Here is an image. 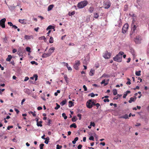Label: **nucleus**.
Masks as SVG:
<instances>
[{
    "label": "nucleus",
    "mask_w": 149,
    "mask_h": 149,
    "mask_svg": "<svg viewBox=\"0 0 149 149\" xmlns=\"http://www.w3.org/2000/svg\"><path fill=\"white\" fill-rule=\"evenodd\" d=\"M124 54L123 52H120L118 54L113 58L114 61L118 62H121L122 61V55Z\"/></svg>",
    "instance_id": "1"
},
{
    "label": "nucleus",
    "mask_w": 149,
    "mask_h": 149,
    "mask_svg": "<svg viewBox=\"0 0 149 149\" xmlns=\"http://www.w3.org/2000/svg\"><path fill=\"white\" fill-rule=\"evenodd\" d=\"M88 4V2L86 1H81L78 3L77 6L79 8H82L85 7Z\"/></svg>",
    "instance_id": "2"
},
{
    "label": "nucleus",
    "mask_w": 149,
    "mask_h": 149,
    "mask_svg": "<svg viewBox=\"0 0 149 149\" xmlns=\"http://www.w3.org/2000/svg\"><path fill=\"white\" fill-rule=\"evenodd\" d=\"M111 54V53L106 51L103 53V57L105 59H109L110 58Z\"/></svg>",
    "instance_id": "3"
},
{
    "label": "nucleus",
    "mask_w": 149,
    "mask_h": 149,
    "mask_svg": "<svg viewBox=\"0 0 149 149\" xmlns=\"http://www.w3.org/2000/svg\"><path fill=\"white\" fill-rule=\"evenodd\" d=\"M129 26L128 24H125L122 28V32L123 33H125L127 31L128 28Z\"/></svg>",
    "instance_id": "4"
},
{
    "label": "nucleus",
    "mask_w": 149,
    "mask_h": 149,
    "mask_svg": "<svg viewBox=\"0 0 149 149\" xmlns=\"http://www.w3.org/2000/svg\"><path fill=\"white\" fill-rule=\"evenodd\" d=\"M110 3L109 1L107 0L104 1V6L105 8H108L110 7Z\"/></svg>",
    "instance_id": "5"
},
{
    "label": "nucleus",
    "mask_w": 149,
    "mask_h": 149,
    "mask_svg": "<svg viewBox=\"0 0 149 149\" xmlns=\"http://www.w3.org/2000/svg\"><path fill=\"white\" fill-rule=\"evenodd\" d=\"M92 99L89 100L86 102V106L89 109H91L92 107Z\"/></svg>",
    "instance_id": "6"
},
{
    "label": "nucleus",
    "mask_w": 149,
    "mask_h": 149,
    "mask_svg": "<svg viewBox=\"0 0 149 149\" xmlns=\"http://www.w3.org/2000/svg\"><path fill=\"white\" fill-rule=\"evenodd\" d=\"M6 20V19L5 18L2 19L1 20V26L2 28H5L6 26L5 25V22Z\"/></svg>",
    "instance_id": "7"
},
{
    "label": "nucleus",
    "mask_w": 149,
    "mask_h": 149,
    "mask_svg": "<svg viewBox=\"0 0 149 149\" xmlns=\"http://www.w3.org/2000/svg\"><path fill=\"white\" fill-rule=\"evenodd\" d=\"M80 63L79 61H75V63L74 65V68L76 70H78V67L80 65Z\"/></svg>",
    "instance_id": "8"
},
{
    "label": "nucleus",
    "mask_w": 149,
    "mask_h": 149,
    "mask_svg": "<svg viewBox=\"0 0 149 149\" xmlns=\"http://www.w3.org/2000/svg\"><path fill=\"white\" fill-rule=\"evenodd\" d=\"M109 79L107 80L104 79L102 81L101 84H104V86H106L109 84Z\"/></svg>",
    "instance_id": "9"
},
{
    "label": "nucleus",
    "mask_w": 149,
    "mask_h": 149,
    "mask_svg": "<svg viewBox=\"0 0 149 149\" xmlns=\"http://www.w3.org/2000/svg\"><path fill=\"white\" fill-rule=\"evenodd\" d=\"M55 49L54 47H52L50 48L48 50V53L51 55L54 52Z\"/></svg>",
    "instance_id": "10"
},
{
    "label": "nucleus",
    "mask_w": 149,
    "mask_h": 149,
    "mask_svg": "<svg viewBox=\"0 0 149 149\" xmlns=\"http://www.w3.org/2000/svg\"><path fill=\"white\" fill-rule=\"evenodd\" d=\"M141 37L138 36H136V39H135V42H136L138 43H139V42L141 41Z\"/></svg>",
    "instance_id": "11"
},
{
    "label": "nucleus",
    "mask_w": 149,
    "mask_h": 149,
    "mask_svg": "<svg viewBox=\"0 0 149 149\" xmlns=\"http://www.w3.org/2000/svg\"><path fill=\"white\" fill-rule=\"evenodd\" d=\"M26 19H19V22L21 23V24H26Z\"/></svg>",
    "instance_id": "12"
},
{
    "label": "nucleus",
    "mask_w": 149,
    "mask_h": 149,
    "mask_svg": "<svg viewBox=\"0 0 149 149\" xmlns=\"http://www.w3.org/2000/svg\"><path fill=\"white\" fill-rule=\"evenodd\" d=\"M36 121L37 122V125L39 127H42V121H40L39 122L38 121V120L37 118H36Z\"/></svg>",
    "instance_id": "13"
},
{
    "label": "nucleus",
    "mask_w": 149,
    "mask_h": 149,
    "mask_svg": "<svg viewBox=\"0 0 149 149\" xmlns=\"http://www.w3.org/2000/svg\"><path fill=\"white\" fill-rule=\"evenodd\" d=\"M50 56V55L48 53L47 54L44 53L42 54V58H47L49 56Z\"/></svg>",
    "instance_id": "14"
},
{
    "label": "nucleus",
    "mask_w": 149,
    "mask_h": 149,
    "mask_svg": "<svg viewBox=\"0 0 149 149\" xmlns=\"http://www.w3.org/2000/svg\"><path fill=\"white\" fill-rule=\"evenodd\" d=\"M95 73V70L93 69H91L90 72L89 74L90 76H92Z\"/></svg>",
    "instance_id": "15"
},
{
    "label": "nucleus",
    "mask_w": 149,
    "mask_h": 149,
    "mask_svg": "<svg viewBox=\"0 0 149 149\" xmlns=\"http://www.w3.org/2000/svg\"><path fill=\"white\" fill-rule=\"evenodd\" d=\"M90 16H87L86 17V19L85 22L86 23H88L90 22Z\"/></svg>",
    "instance_id": "16"
},
{
    "label": "nucleus",
    "mask_w": 149,
    "mask_h": 149,
    "mask_svg": "<svg viewBox=\"0 0 149 149\" xmlns=\"http://www.w3.org/2000/svg\"><path fill=\"white\" fill-rule=\"evenodd\" d=\"M12 58V56L10 55H9L8 56V57L6 59V61H10Z\"/></svg>",
    "instance_id": "17"
},
{
    "label": "nucleus",
    "mask_w": 149,
    "mask_h": 149,
    "mask_svg": "<svg viewBox=\"0 0 149 149\" xmlns=\"http://www.w3.org/2000/svg\"><path fill=\"white\" fill-rule=\"evenodd\" d=\"M54 29V26L52 25H49L47 27L46 29V30H48L51 29H54V31H55V29Z\"/></svg>",
    "instance_id": "18"
},
{
    "label": "nucleus",
    "mask_w": 149,
    "mask_h": 149,
    "mask_svg": "<svg viewBox=\"0 0 149 149\" xmlns=\"http://www.w3.org/2000/svg\"><path fill=\"white\" fill-rule=\"evenodd\" d=\"M54 6L52 4L50 5H49L48 8V9L47 10L48 11H49L53 8Z\"/></svg>",
    "instance_id": "19"
},
{
    "label": "nucleus",
    "mask_w": 149,
    "mask_h": 149,
    "mask_svg": "<svg viewBox=\"0 0 149 149\" xmlns=\"http://www.w3.org/2000/svg\"><path fill=\"white\" fill-rule=\"evenodd\" d=\"M120 118H123L125 119H127L128 118V116L127 114H126L125 115H123V116H122L120 117Z\"/></svg>",
    "instance_id": "20"
},
{
    "label": "nucleus",
    "mask_w": 149,
    "mask_h": 149,
    "mask_svg": "<svg viewBox=\"0 0 149 149\" xmlns=\"http://www.w3.org/2000/svg\"><path fill=\"white\" fill-rule=\"evenodd\" d=\"M24 92L28 94V95L30 94V92L29 89H25L24 90Z\"/></svg>",
    "instance_id": "21"
},
{
    "label": "nucleus",
    "mask_w": 149,
    "mask_h": 149,
    "mask_svg": "<svg viewBox=\"0 0 149 149\" xmlns=\"http://www.w3.org/2000/svg\"><path fill=\"white\" fill-rule=\"evenodd\" d=\"M69 107H71L72 106H74V103L73 102L71 101H70L69 102Z\"/></svg>",
    "instance_id": "22"
},
{
    "label": "nucleus",
    "mask_w": 149,
    "mask_h": 149,
    "mask_svg": "<svg viewBox=\"0 0 149 149\" xmlns=\"http://www.w3.org/2000/svg\"><path fill=\"white\" fill-rule=\"evenodd\" d=\"M94 10V8L93 7H90L88 9V11L90 13H92Z\"/></svg>",
    "instance_id": "23"
},
{
    "label": "nucleus",
    "mask_w": 149,
    "mask_h": 149,
    "mask_svg": "<svg viewBox=\"0 0 149 149\" xmlns=\"http://www.w3.org/2000/svg\"><path fill=\"white\" fill-rule=\"evenodd\" d=\"M136 99V97H135V99H134V98L132 97H131L130 98V100H129V102L130 103H131L132 102H134V101Z\"/></svg>",
    "instance_id": "24"
},
{
    "label": "nucleus",
    "mask_w": 149,
    "mask_h": 149,
    "mask_svg": "<svg viewBox=\"0 0 149 149\" xmlns=\"http://www.w3.org/2000/svg\"><path fill=\"white\" fill-rule=\"evenodd\" d=\"M66 100H63L62 102H61L60 103V104L62 106H63L65 104V103H66Z\"/></svg>",
    "instance_id": "25"
},
{
    "label": "nucleus",
    "mask_w": 149,
    "mask_h": 149,
    "mask_svg": "<svg viewBox=\"0 0 149 149\" xmlns=\"http://www.w3.org/2000/svg\"><path fill=\"white\" fill-rule=\"evenodd\" d=\"M77 119L76 116H74L72 118V120L73 122H75Z\"/></svg>",
    "instance_id": "26"
},
{
    "label": "nucleus",
    "mask_w": 149,
    "mask_h": 149,
    "mask_svg": "<svg viewBox=\"0 0 149 149\" xmlns=\"http://www.w3.org/2000/svg\"><path fill=\"white\" fill-rule=\"evenodd\" d=\"M39 39L40 40H43L45 42V40H46V38L45 36H42L39 37Z\"/></svg>",
    "instance_id": "27"
},
{
    "label": "nucleus",
    "mask_w": 149,
    "mask_h": 149,
    "mask_svg": "<svg viewBox=\"0 0 149 149\" xmlns=\"http://www.w3.org/2000/svg\"><path fill=\"white\" fill-rule=\"evenodd\" d=\"M72 127H73L74 128H76L77 127V126L75 123L72 124L70 126V127L71 128Z\"/></svg>",
    "instance_id": "28"
},
{
    "label": "nucleus",
    "mask_w": 149,
    "mask_h": 149,
    "mask_svg": "<svg viewBox=\"0 0 149 149\" xmlns=\"http://www.w3.org/2000/svg\"><path fill=\"white\" fill-rule=\"evenodd\" d=\"M49 42L50 43H53L54 42V40L52 37H51L50 38L49 40Z\"/></svg>",
    "instance_id": "29"
},
{
    "label": "nucleus",
    "mask_w": 149,
    "mask_h": 149,
    "mask_svg": "<svg viewBox=\"0 0 149 149\" xmlns=\"http://www.w3.org/2000/svg\"><path fill=\"white\" fill-rule=\"evenodd\" d=\"M45 139V143L47 144H48L49 139V137H47Z\"/></svg>",
    "instance_id": "30"
},
{
    "label": "nucleus",
    "mask_w": 149,
    "mask_h": 149,
    "mask_svg": "<svg viewBox=\"0 0 149 149\" xmlns=\"http://www.w3.org/2000/svg\"><path fill=\"white\" fill-rule=\"evenodd\" d=\"M99 16L97 13H94V17L97 19V18Z\"/></svg>",
    "instance_id": "31"
},
{
    "label": "nucleus",
    "mask_w": 149,
    "mask_h": 149,
    "mask_svg": "<svg viewBox=\"0 0 149 149\" xmlns=\"http://www.w3.org/2000/svg\"><path fill=\"white\" fill-rule=\"evenodd\" d=\"M75 14V11H74L70 12H69L68 13V15L69 16H70L72 15H73Z\"/></svg>",
    "instance_id": "32"
},
{
    "label": "nucleus",
    "mask_w": 149,
    "mask_h": 149,
    "mask_svg": "<svg viewBox=\"0 0 149 149\" xmlns=\"http://www.w3.org/2000/svg\"><path fill=\"white\" fill-rule=\"evenodd\" d=\"M113 95H116L117 94V91L116 89H114L113 90Z\"/></svg>",
    "instance_id": "33"
},
{
    "label": "nucleus",
    "mask_w": 149,
    "mask_h": 149,
    "mask_svg": "<svg viewBox=\"0 0 149 149\" xmlns=\"http://www.w3.org/2000/svg\"><path fill=\"white\" fill-rule=\"evenodd\" d=\"M141 71H136L135 72L136 75L137 76H139L141 75Z\"/></svg>",
    "instance_id": "34"
},
{
    "label": "nucleus",
    "mask_w": 149,
    "mask_h": 149,
    "mask_svg": "<svg viewBox=\"0 0 149 149\" xmlns=\"http://www.w3.org/2000/svg\"><path fill=\"white\" fill-rule=\"evenodd\" d=\"M24 38L26 40L30 39L31 38L30 36L28 35H25L24 36Z\"/></svg>",
    "instance_id": "35"
},
{
    "label": "nucleus",
    "mask_w": 149,
    "mask_h": 149,
    "mask_svg": "<svg viewBox=\"0 0 149 149\" xmlns=\"http://www.w3.org/2000/svg\"><path fill=\"white\" fill-rule=\"evenodd\" d=\"M62 116L65 119H66L67 118V116H66L65 113H64L62 114Z\"/></svg>",
    "instance_id": "36"
},
{
    "label": "nucleus",
    "mask_w": 149,
    "mask_h": 149,
    "mask_svg": "<svg viewBox=\"0 0 149 149\" xmlns=\"http://www.w3.org/2000/svg\"><path fill=\"white\" fill-rule=\"evenodd\" d=\"M56 106L55 107V109L56 110L58 109V108H59L60 107V106L57 103H56Z\"/></svg>",
    "instance_id": "37"
},
{
    "label": "nucleus",
    "mask_w": 149,
    "mask_h": 149,
    "mask_svg": "<svg viewBox=\"0 0 149 149\" xmlns=\"http://www.w3.org/2000/svg\"><path fill=\"white\" fill-rule=\"evenodd\" d=\"M26 50L27 51L29 52H31V48L29 47H27L26 48Z\"/></svg>",
    "instance_id": "38"
},
{
    "label": "nucleus",
    "mask_w": 149,
    "mask_h": 149,
    "mask_svg": "<svg viewBox=\"0 0 149 149\" xmlns=\"http://www.w3.org/2000/svg\"><path fill=\"white\" fill-rule=\"evenodd\" d=\"M62 148L61 146H60L59 145H57L56 146V149H61Z\"/></svg>",
    "instance_id": "39"
},
{
    "label": "nucleus",
    "mask_w": 149,
    "mask_h": 149,
    "mask_svg": "<svg viewBox=\"0 0 149 149\" xmlns=\"http://www.w3.org/2000/svg\"><path fill=\"white\" fill-rule=\"evenodd\" d=\"M88 96H91V97H93L95 96V94L93 93H92L88 95Z\"/></svg>",
    "instance_id": "40"
},
{
    "label": "nucleus",
    "mask_w": 149,
    "mask_h": 149,
    "mask_svg": "<svg viewBox=\"0 0 149 149\" xmlns=\"http://www.w3.org/2000/svg\"><path fill=\"white\" fill-rule=\"evenodd\" d=\"M29 114L31 113V114H32V115H33V116H36V114L34 113H33L32 111H29Z\"/></svg>",
    "instance_id": "41"
},
{
    "label": "nucleus",
    "mask_w": 149,
    "mask_h": 149,
    "mask_svg": "<svg viewBox=\"0 0 149 149\" xmlns=\"http://www.w3.org/2000/svg\"><path fill=\"white\" fill-rule=\"evenodd\" d=\"M90 126H92L93 127H95V123L94 122H91L90 123Z\"/></svg>",
    "instance_id": "42"
},
{
    "label": "nucleus",
    "mask_w": 149,
    "mask_h": 149,
    "mask_svg": "<svg viewBox=\"0 0 149 149\" xmlns=\"http://www.w3.org/2000/svg\"><path fill=\"white\" fill-rule=\"evenodd\" d=\"M33 77L35 78V81H36L38 79V76L37 74H35L33 75Z\"/></svg>",
    "instance_id": "43"
},
{
    "label": "nucleus",
    "mask_w": 149,
    "mask_h": 149,
    "mask_svg": "<svg viewBox=\"0 0 149 149\" xmlns=\"http://www.w3.org/2000/svg\"><path fill=\"white\" fill-rule=\"evenodd\" d=\"M96 102V101H95V102L94 101L92 100V107L93 106H95L96 105L95 103Z\"/></svg>",
    "instance_id": "44"
},
{
    "label": "nucleus",
    "mask_w": 149,
    "mask_h": 149,
    "mask_svg": "<svg viewBox=\"0 0 149 149\" xmlns=\"http://www.w3.org/2000/svg\"><path fill=\"white\" fill-rule=\"evenodd\" d=\"M137 26L135 25H134L132 29L134 32L136 30Z\"/></svg>",
    "instance_id": "45"
},
{
    "label": "nucleus",
    "mask_w": 149,
    "mask_h": 149,
    "mask_svg": "<svg viewBox=\"0 0 149 149\" xmlns=\"http://www.w3.org/2000/svg\"><path fill=\"white\" fill-rule=\"evenodd\" d=\"M44 145V144L42 143L40 145V149H43V147Z\"/></svg>",
    "instance_id": "46"
},
{
    "label": "nucleus",
    "mask_w": 149,
    "mask_h": 149,
    "mask_svg": "<svg viewBox=\"0 0 149 149\" xmlns=\"http://www.w3.org/2000/svg\"><path fill=\"white\" fill-rule=\"evenodd\" d=\"M64 79H65V81L67 82V79H68V78L66 75H65L64 76Z\"/></svg>",
    "instance_id": "47"
},
{
    "label": "nucleus",
    "mask_w": 149,
    "mask_h": 149,
    "mask_svg": "<svg viewBox=\"0 0 149 149\" xmlns=\"http://www.w3.org/2000/svg\"><path fill=\"white\" fill-rule=\"evenodd\" d=\"M82 147V146L81 145L79 144L77 147L78 149H81Z\"/></svg>",
    "instance_id": "48"
},
{
    "label": "nucleus",
    "mask_w": 149,
    "mask_h": 149,
    "mask_svg": "<svg viewBox=\"0 0 149 149\" xmlns=\"http://www.w3.org/2000/svg\"><path fill=\"white\" fill-rule=\"evenodd\" d=\"M89 139L90 140H91L92 141L94 140V137L93 136H91L89 138Z\"/></svg>",
    "instance_id": "49"
},
{
    "label": "nucleus",
    "mask_w": 149,
    "mask_h": 149,
    "mask_svg": "<svg viewBox=\"0 0 149 149\" xmlns=\"http://www.w3.org/2000/svg\"><path fill=\"white\" fill-rule=\"evenodd\" d=\"M17 54L19 56H22V54L21 51H18L17 52Z\"/></svg>",
    "instance_id": "50"
},
{
    "label": "nucleus",
    "mask_w": 149,
    "mask_h": 149,
    "mask_svg": "<svg viewBox=\"0 0 149 149\" xmlns=\"http://www.w3.org/2000/svg\"><path fill=\"white\" fill-rule=\"evenodd\" d=\"M13 126H12V125L8 126L7 127V129L8 130H9L10 128H13Z\"/></svg>",
    "instance_id": "51"
},
{
    "label": "nucleus",
    "mask_w": 149,
    "mask_h": 149,
    "mask_svg": "<svg viewBox=\"0 0 149 149\" xmlns=\"http://www.w3.org/2000/svg\"><path fill=\"white\" fill-rule=\"evenodd\" d=\"M31 63L32 64H36V65H37V63L35 61H31Z\"/></svg>",
    "instance_id": "52"
},
{
    "label": "nucleus",
    "mask_w": 149,
    "mask_h": 149,
    "mask_svg": "<svg viewBox=\"0 0 149 149\" xmlns=\"http://www.w3.org/2000/svg\"><path fill=\"white\" fill-rule=\"evenodd\" d=\"M95 106H96L97 107V109L100 106V104L99 103H97L96 104V105Z\"/></svg>",
    "instance_id": "53"
},
{
    "label": "nucleus",
    "mask_w": 149,
    "mask_h": 149,
    "mask_svg": "<svg viewBox=\"0 0 149 149\" xmlns=\"http://www.w3.org/2000/svg\"><path fill=\"white\" fill-rule=\"evenodd\" d=\"M81 114H79L77 115V116L79 117V119L80 120L81 119Z\"/></svg>",
    "instance_id": "54"
},
{
    "label": "nucleus",
    "mask_w": 149,
    "mask_h": 149,
    "mask_svg": "<svg viewBox=\"0 0 149 149\" xmlns=\"http://www.w3.org/2000/svg\"><path fill=\"white\" fill-rule=\"evenodd\" d=\"M8 24L10 26H13V24L11 22H8Z\"/></svg>",
    "instance_id": "55"
},
{
    "label": "nucleus",
    "mask_w": 149,
    "mask_h": 149,
    "mask_svg": "<svg viewBox=\"0 0 149 149\" xmlns=\"http://www.w3.org/2000/svg\"><path fill=\"white\" fill-rule=\"evenodd\" d=\"M104 102H109V100L108 99H106L104 100Z\"/></svg>",
    "instance_id": "56"
},
{
    "label": "nucleus",
    "mask_w": 149,
    "mask_h": 149,
    "mask_svg": "<svg viewBox=\"0 0 149 149\" xmlns=\"http://www.w3.org/2000/svg\"><path fill=\"white\" fill-rule=\"evenodd\" d=\"M51 121L50 119H48V122L47 123V124L48 125H50L51 124Z\"/></svg>",
    "instance_id": "57"
},
{
    "label": "nucleus",
    "mask_w": 149,
    "mask_h": 149,
    "mask_svg": "<svg viewBox=\"0 0 149 149\" xmlns=\"http://www.w3.org/2000/svg\"><path fill=\"white\" fill-rule=\"evenodd\" d=\"M83 88L84 89V91H87V88L85 85H84L83 86Z\"/></svg>",
    "instance_id": "58"
},
{
    "label": "nucleus",
    "mask_w": 149,
    "mask_h": 149,
    "mask_svg": "<svg viewBox=\"0 0 149 149\" xmlns=\"http://www.w3.org/2000/svg\"><path fill=\"white\" fill-rule=\"evenodd\" d=\"M29 79V78L28 77H25V79H24V81H27V80H28Z\"/></svg>",
    "instance_id": "59"
},
{
    "label": "nucleus",
    "mask_w": 149,
    "mask_h": 149,
    "mask_svg": "<svg viewBox=\"0 0 149 149\" xmlns=\"http://www.w3.org/2000/svg\"><path fill=\"white\" fill-rule=\"evenodd\" d=\"M66 35H65L64 36H62L61 37V39L62 40H63L64 39H65V37H66Z\"/></svg>",
    "instance_id": "60"
},
{
    "label": "nucleus",
    "mask_w": 149,
    "mask_h": 149,
    "mask_svg": "<svg viewBox=\"0 0 149 149\" xmlns=\"http://www.w3.org/2000/svg\"><path fill=\"white\" fill-rule=\"evenodd\" d=\"M4 41H3L5 42H7V38L6 37H5L4 38H3Z\"/></svg>",
    "instance_id": "61"
},
{
    "label": "nucleus",
    "mask_w": 149,
    "mask_h": 149,
    "mask_svg": "<svg viewBox=\"0 0 149 149\" xmlns=\"http://www.w3.org/2000/svg\"><path fill=\"white\" fill-rule=\"evenodd\" d=\"M67 68H68V70H70L71 71H72V69L70 67H69L68 66H67Z\"/></svg>",
    "instance_id": "62"
},
{
    "label": "nucleus",
    "mask_w": 149,
    "mask_h": 149,
    "mask_svg": "<svg viewBox=\"0 0 149 149\" xmlns=\"http://www.w3.org/2000/svg\"><path fill=\"white\" fill-rule=\"evenodd\" d=\"M15 111L16 112L17 114H18L19 112V111L17 109H15Z\"/></svg>",
    "instance_id": "63"
},
{
    "label": "nucleus",
    "mask_w": 149,
    "mask_h": 149,
    "mask_svg": "<svg viewBox=\"0 0 149 149\" xmlns=\"http://www.w3.org/2000/svg\"><path fill=\"white\" fill-rule=\"evenodd\" d=\"M39 29V28L38 27L37 28H35L34 29V30L36 31V32H38V29Z\"/></svg>",
    "instance_id": "64"
}]
</instances>
